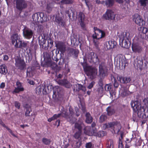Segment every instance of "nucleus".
I'll use <instances>...</instances> for the list:
<instances>
[{
  "instance_id": "obj_28",
  "label": "nucleus",
  "mask_w": 148,
  "mask_h": 148,
  "mask_svg": "<svg viewBox=\"0 0 148 148\" xmlns=\"http://www.w3.org/2000/svg\"><path fill=\"white\" fill-rule=\"evenodd\" d=\"M94 136H96L99 137H103L105 136L106 134L103 131H100L98 132H97V130L95 128L94 130Z\"/></svg>"
},
{
  "instance_id": "obj_13",
  "label": "nucleus",
  "mask_w": 148,
  "mask_h": 148,
  "mask_svg": "<svg viewBox=\"0 0 148 148\" xmlns=\"http://www.w3.org/2000/svg\"><path fill=\"white\" fill-rule=\"evenodd\" d=\"M112 86L110 84H106L105 86V89L106 91H109L110 95V98L112 99L115 97L116 92L114 89L112 88Z\"/></svg>"
},
{
  "instance_id": "obj_22",
  "label": "nucleus",
  "mask_w": 148,
  "mask_h": 148,
  "mask_svg": "<svg viewBox=\"0 0 148 148\" xmlns=\"http://www.w3.org/2000/svg\"><path fill=\"white\" fill-rule=\"evenodd\" d=\"M116 45L117 43L115 41L109 40L106 43V47L108 49L114 48Z\"/></svg>"
},
{
  "instance_id": "obj_49",
  "label": "nucleus",
  "mask_w": 148,
  "mask_h": 148,
  "mask_svg": "<svg viewBox=\"0 0 148 148\" xmlns=\"http://www.w3.org/2000/svg\"><path fill=\"white\" fill-rule=\"evenodd\" d=\"M14 105L15 107L18 109L20 108L21 104L19 102L16 101L14 102Z\"/></svg>"
},
{
  "instance_id": "obj_19",
  "label": "nucleus",
  "mask_w": 148,
  "mask_h": 148,
  "mask_svg": "<svg viewBox=\"0 0 148 148\" xmlns=\"http://www.w3.org/2000/svg\"><path fill=\"white\" fill-rule=\"evenodd\" d=\"M15 65L21 70H23L25 67V64L24 61L18 59L16 60Z\"/></svg>"
},
{
  "instance_id": "obj_23",
  "label": "nucleus",
  "mask_w": 148,
  "mask_h": 148,
  "mask_svg": "<svg viewBox=\"0 0 148 148\" xmlns=\"http://www.w3.org/2000/svg\"><path fill=\"white\" fill-rule=\"evenodd\" d=\"M16 85L17 87L15 88L14 90L12 92L13 94L14 93H18L24 90V89L21 85V83L19 81H17Z\"/></svg>"
},
{
  "instance_id": "obj_20",
  "label": "nucleus",
  "mask_w": 148,
  "mask_h": 148,
  "mask_svg": "<svg viewBox=\"0 0 148 148\" xmlns=\"http://www.w3.org/2000/svg\"><path fill=\"white\" fill-rule=\"evenodd\" d=\"M57 82L59 85L63 86L67 88H69L71 86V85L70 82L66 79H59Z\"/></svg>"
},
{
  "instance_id": "obj_12",
  "label": "nucleus",
  "mask_w": 148,
  "mask_h": 148,
  "mask_svg": "<svg viewBox=\"0 0 148 148\" xmlns=\"http://www.w3.org/2000/svg\"><path fill=\"white\" fill-rule=\"evenodd\" d=\"M107 70L106 63L105 60H103L99 64V71L100 74L104 76Z\"/></svg>"
},
{
  "instance_id": "obj_41",
  "label": "nucleus",
  "mask_w": 148,
  "mask_h": 148,
  "mask_svg": "<svg viewBox=\"0 0 148 148\" xmlns=\"http://www.w3.org/2000/svg\"><path fill=\"white\" fill-rule=\"evenodd\" d=\"M107 114L108 115H111L114 112V111L111 108V107H108L107 108Z\"/></svg>"
},
{
  "instance_id": "obj_35",
  "label": "nucleus",
  "mask_w": 148,
  "mask_h": 148,
  "mask_svg": "<svg viewBox=\"0 0 148 148\" xmlns=\"http://www.w3.org/2000/svg\"><path fill=\"white\" fill-rule=\"evenodd\" d=\"M7 73L6 67L5 64H3L0 66V73L5 74Z\"/></svg>"
},
{
  "instance_id": "obj_60",
  "label": "nucleus",
  "mask_w": 148,
  "mask_h": 148,
  "mask_svg": "<svg viewBox=\"0 0 148 148\" xmlns=\"http://www.w3.org/2000/svg\"><path fill=\"white\" fill-rule=\"evenodd\" d=\"M8 56L6 55L3 56V60H7L8 59Z\"/></svg>"
},
{
  "instance_id": "obj_3",
  "label": "nucleus",
  "mask_w": 148,
  "mask_h": 148,
  "mask_svg": "<svg viewBox=\"0 0 148 148\" xmlns=\"http://www.w3.org/2000/svg\"><path fill=\"white\" fill-rule=\"evenodd\" d=\"M11 40L12 44L14 45L16 48L25 47L27 43L22 42L20 38V36L16 34H14L11 37Z\"/></svg>"
},
{
  "instance_id": "obj_45",
  "label": "nucleus",
  "mask_w": 148,
  "mask_h": 148,
  "mask_svg": "<svg viewBox=\"0 0 148 148\" xmlns=\"http://www.w3.org/2000/svg\"><path fill=\"white\" fill-rule=\"evenodd\" d=\"M147 1V0H140L139 3L141 5L145 7L146 5V1Z\"/></svg>"
},
{
  "instance_id": "obj_42",
  "label": "nucleus",
  "mask_w": 148,
  "mask_h": 148,
  "mask_svg": "<svg viewBox=\"0 0 148 148\" xmlns=\"http://www.w3.org/2000/svg\"><path fill=\"white\" fill-rule=\"evenodd\" d=\"M60 90V89L58 86H56V88H54L53 90V95H58L59 93V90Z\"/></svg>"
},
{
  "instance_id": "obj_25",
  "label": "nucleus",
  "mask_w": 148,
  "mask_h": 148,
  "mask_svg": "<svg viewBox=\"0 0 148 148\" xmlns=\"http://www.w3.org/2000/svg\"><path fill=\"white\" fill-rule=\"evenodd\" d=\"M39 18V22L42 23L47 21L46 15L43 12H38Z\"/></svg>"
},
{
  "instance_id": "obj_31",
  "label": "nucleus",
  "mask_w": 148,
  "mask_h": 148,
  "mask_svg": "<svg viewBox=\"0 0 148 148\" xmlns=\"http://www.w3.org/2000/svg\"><path fill=\"white\" fill-rule=\"evenodd\" d=\"M82 131L76 132L73 135L74 137L76 139H78L79 141L81 139Z\"/></svg>"
},
{
  "instance_id": "obj_32",
  "label": "nucleus",
  "mask_w": 148,
  "mask_h": 148,
  "mask_svg": "<svg viewBox=\"0 0 148 148\" xmlns=\"http://www.w3.org/2000/svg\"><path fill=\"white\" fill-rule=\"evenodd\" d=\"M33 67H29L27 69V76L31 77L34 74V71Z\"/></svg>"
},
{
  "instance_id": "obj_11",
  "label": "nucleus",
  "mask_w": 148,
  "mask_h": 148,
  "mask_svg": "<svg viewBox=\"0 0 148 148\" xmlns=\"http://www.w3.org/2000/svg\"><path fill=\"white\" fill-rule=\"evenodd\" d=\"M117 63L119 64V66L120 68L122 69L125 68L127 64V61L125 58L122 55H120L117 57Z\"/></svg>"
},
{
  "instance_id": "obj_48",
  "label": "nucleus",
  "mask_w": 148,
  "mask_h": 148,
  "mask_svg": "<svg viewBox=\"0 0 148 148\" xmlns=\"http://www.w3.org/2000/svg\"><path fill=\"white\" fill-rule=\"evenodd\" d=\"M51 66L52 68L53 69V70H59L60 69H55L56 67H57V65L56 64H55L54 63H53L51 62Z\"/></svg>"
},
{
  "instance_id": "obj_57",
  "label": "nucleus",
  "mask_w": 148,
  "mask_h": 148,
  "mask_svg": "<svg viewBox=\"0 0 148 148\" xmlns=\"http://www.w3.org/2000/svg\"><path fill=\"white\" fill-rule=\"evenodd\" d=\"M5 86V84L4 82H2L0 84V88L3 89Z\"/></svg>"
},
{
  "instance_id": "obj_5",
  "label": "nucleus",
  "mask_w": 148,
  "mask_h": 148,
  "mask_svg": "<svg viewBox=\"0 0 148 148\" xmlns=\"http://www.w3.org/2000/svg\"><path fill=\"white\" fill-rule=\"evenodd\" d=\"M63 110H61V113L58 114H55L53 116V117L54 118V120L56 119L57 118L61 116H62L66 118H70L74 114V112L72 108L70 107L69 109V111L70 112V114H68L66 112L67 110L63 108Z\"/></svg>"
},
{
  "instance_id": "obj_55",
  "label": "nucleus",
  "mask_w": 148,
  "mask_h": 148,
  "mask_svg": "<svg viewBox=\"0 0 148 148\" xmlns=\"http://www.w3.org/2000/svg\"><path fill=\"white\" fill-rule=\"evenodd\" d=\"M64 63V60L63 59H61L60 61L58 63V64L60 66H62Z\"/></svg>"
},
{
  "instance_id": "obj_21",
  "label": "nucleus",
  "mask_w": 148,
  "mask_h": 148,
  "mask_svg": "<svg viewBox=\"0 0 148 148\" xmlns=\"http://www.w3.org/2000/svg\"><path fill=\"white\" fill-rule=\"evenodd\" d=\"M23 34L26 38H30L32 37L33 32L31 29L25 28L23 30Z\"/></svg>"
},
{
  "instance_id": "obj_1",
  "label": "nucleus",
  "mask_w": 148,
  "mask_h": 148,
  "mask_svg": "<svg viewBox=\"0 0 148 148\" xmlns=\"http://www.w3.org/2000/svg\"><path fill=\"white\" fill-rule=\"evenodd\" d=\"M142 106L138 101H132L131 103L134 111L137 112L138 116L143 118L148 117V98H145L143 101Z\"/></svg>"
},
{
  "instance_id": "obj_9",
  "label": "nucleus",
  "mask_w": 148,
  "mask_h": 148,
  "mask_svg": "<svg viewBox=\"0 0 148 148\" xmlns=\"http://www.w3.org/2000/svg\"><path fill=\"white\" fill-rule=\"evenodd\" d=\"M115 15L113 10L110 9L107 10L105 13L103 15V18L105 19L111 20L114 19Z\"/></svg>"
},
{
  "instance_id": "obj_29",
  "label": "nucleus",
  "mask_w": 148,
  "mask_h": 148,
  "mask_svg": "<svg viewBox=\"0 0 148 148\" xmlns=\"http://www.w3.org/2000/svg\"><path fill=\"white\" fill-rule=\"evenodd\" d=\"M105 2L106 5L107 7L112 6L114 4V0H106L105 2L103 1L101 2V4H103Z\"/></svg>"
},
{
  "instance_id": "obj_36",
  "label": "nucleus",
  "mask_w": 148,
  "mask_h": 148,
  "mask_svg": "<svg viewBox=\"0 0 148 148\" xmlns=\"http://www.w3.org/2000/svg\"><path fill=\"white\" fill-rule=\"evenodd\" d=\"M56 21L62 26H64L65 24V23L63 21L62 17L57 16L56 18Z\"/></svg>"
},
{
  "instance_id": "obj_56",
  "label": "nucleus",
  "mask_w": 148,
  "mask_h": 148,
  "mask_svg": "<svg viewBox=\"0 0 148 148\" xmlns=\"http://www.w3.org/2000/svg\"><path fill=\"white\" fill-rule=\"evenodd\" d=\"M119 148H123V145L121 141L120 140L119 143Z\"/></svg>"
},
{
  "instance_id": "obj_46",
  "label": "nucleus",
  "mask_w": 148,
  "mask_h": 148,
  "mask_svg": "<svg viewBox=\"0 0 148 148\" xmlns=\"http://www.w3.org/2000/svg\"><path fill=\"white\" fill-rule=\"evenodd\" d=\"M130 141L128 139H127L125 141L126 144L125 148H129L131 145Z\"/></svg>"
},
{
  "instance_id": "obj_14",
  "label": "nucleus",
  "mask_w": 148,
  "mask_h": 148,
  "mask_svg": "<svg viewBox=\"0 0 148 148\" xmlns=\"http://www.w3.org/2000/svg\"><path fill=\"white\" fill-rule=\"evenodd\" d=\"M46 87V86L45 85L43 86L42 85L41 86H38L36 88V91L37 92V93L40 94L41 93V92L42 91L43 94H46L47 93L50 92L51 90V89L49 90L48 89L49 86H47V90L45 88Z\"/></svg>"
},
{
  "instance_id": "obj_18",
  "label": "nucleus",
  "mask_w": 148,
  "mask_h": 148,
  "mask_svg": "<svg viewBox=\"0 0 148 148\" xmlns=\"http://www.w3.org/2000/svg\"><path fill=\"white\" fill-rule=\"evenodd\" d=\"M56 46L62 53L65 51L66 46L65 44L62 42L58 41L56 42Z\"/></svg>"
},
{
  "instance_id": "obj_24",
  "label": "nucleus",
  "mask_w": 148,
  "mask_h": 148,
  "mask_svg": "<svg viewBox=\"0 0 148 148\" xmlns=\"http://www.w3.org/2000/svg\"><path fill=\"white\" fill-rule=\"evenodd\" d=\"M117 79L121 83L125 84L129 83L131 81L130 78L128 77H123L119 76L117 77Z\"/></svg>"
},
{
  "instance_id": "obj_63",
  "label": "nucleus",
  "mask_w": 148,
  "mask_h": 148,
  "mask_svg": "<svg viewBox=\"0 0 148 148\" xmlns=\"http://www.w3.org/2000/svg\"><path fill=\"white\" fill-rule=\"evenodd\" d=\"M0 124H1L3 127H5L6 128V127H7L4 124L3 122H2V121L0 119Z\"/></svg>"
},
{
  "instance_id": "obj_17",
  "label": "nucleus",
  "mask_w": 148,
  "mask_h": 148,
  "mask_svg": "<svg viewBox=\"0 0 148 148\" xmlns=\"http://www.w3.org/2000/svg\"><path fill=\"white\" fill-rule=\"evenodd\" d=\"M95 129V128L92 129L91 127L90 126H86L84 128V133L88 136H94V133L95 132L94 130Z\"/></svg>"
},
{
  "instance_id": "obj_37",
  "label": "nucleus",
  "mask_w": 148,
  "mask_h": 148,
  "mask_svg": "<svg viewBox=\"0 0 148 148\" xmlns=\"http://www.w3.org/2000/svg\"><path fill=\"white\" fill-rule=\"evenodd\" d=\"M55 3L53 2L51 3H47V8L48 12H49L51 10L52 8L53 7V5Z\"/></svg>"
},
{
  "instance_id": "obj_51",
  "label": "nucleus",
  "mask_w": 148,
  "mask_h": 148,
  "mask_svg": "<svg viewBox=\"0 0 148 148\" xmlns=\"http://www.w3.org/2000/svg\"><path fill=\"white\" fill-rule=\"evenodd\" d=\"M79 141V142H77L76 143V144L75 145V147L76 148H79L81 145L82 142L81 141Z\"/></svg>"
},
{
  "instance_id": "obj_61",
  "label": "nucleus",
  "mask_w": 148,
  "mask_h": 148,
  "mask_svg": "<svg viewBox=\"0 0 148 148\" xmlns=\"http://www.w3.org/2000/svg\"><path fill=\"white\" fill-rule=\"evenodd\" d=\"M54 118L53 117V116L51 118L48 119V121L49 122H51L52 121L54 120Z\"/></svg>"
},
{
  "instance_id": "obj_26",
  "label": "nucleus",
  "mask_w": 148,
  "mask_h": 148,
  "mask_svg": "<svg viewBox=\"0 0 148 148\" xmlns=\"http://www.w3.org/2000/svg\"><path fill=\"white\" fill-rule=\"evenodd\" d=\"M83 125L82 120L79 119L77 122L75 123V128L78 130V131H82V128Z\"/></svg>"
},
{
  "instance_id": "obj_7",
  "label": "nucleus",
  "mask_w": 148,
  "mask_h": 148,
  "mask_svg": "<svg viewBox=\"0 0 148 148\" xmlns=\"http://www.w3.org/2000/svg\"><path fill=\"white\" fill-rule=\"evenodd\" d=\"M95 33L92 35L93 39H99L103 38L105 36V32L98 29L96 27L94 28Z\"/></svg>"
},
{
  "instance_id": "obj_52",
  "label": "nucleus",
  "mask_w": 148,
  "mask_h": 148,
  "mask_svg": "<svg viewBox=\"0 0 148 148\" xmlns=\"http://www.w3.org/2000/svg\"><path fill=\"white\" fill-rule=\"evenodd\" d=\"M93 42L95 46L96 47H97L99 44V42L97 39H93Z\"/></svg>"
},
{
  "instance_id": "obj_4",
  "label": "nucleus",
  "mask_w": 148,
  "mask_h": 148,
  "mask_svg": "<svg viewBox=\"0 0 148 148\" xmlns=\"http://www.w3.org/2000/svg\"><path fill=\"white\" fill-rule=\"evenodd\" d=\"M103 127L104 129L110 128L112 129L115 133H118L121 126L120 123L116 122H110L106 123L103 125Z\"/></svg>"
},
{
  "instance_id": "obj_33",
  "label": "nucleus",
  "mask_w": 148,
  "mask_h": 148,
  "mask_svg": "<svg viewBox=\"0 0 148 148\" xmlns=\"http://www.w3.org/2000/svg\"><path fill=\"white\" fill-rule=\"evenodd\" d=\"M79 18L81 20V23H80V25L82 27H84V25L83 23V21L85 18L84 14L82 12H79Z\"/></svg>"
},
{
  "instance_id": "obj_8",
  "label": "nucleus",
  "mask_w": 148,
  "mask_h": 148,
  "mask_svg": "<svg viewBox=\"0 0 148 148\" xmlns=\"http://www.w3.org/2000/svg\"><path fill=\"white\" fill-rule=\"evenodd\" d=\"M16 8L18 10L21 11L27 6V3L25 0H16Z\"/></svg>"
},
{
  "instance_id": "obj_59",
  "label": "nucleus",
  "mask_w": 148,
  "mask_h": 148,
  "mask_svg": "<svg viewBox=\"0 0 148 148\" xmlns=\"http://www.w3.org/2000/svg\"><path fill=\"white\" fill-rule=\"evenodd\" d=\"M48 43H49V42H50L49 43L51 45H52V44H53V41L52 40L51 38H49L48 40Z\"/></svg>"
},
{
  "instance_id": "obj_30",
  "label": "nucleus",
  "mask_w": 148,
  "mask_h": 148,
  "mask_svg": "<svg viewBox=\"0 0 148 148\" xmlns=\"http://www.w3.org/2000/svg\"><path fill=\"white\" fill-rule=\"evenodd\" d=\"M24 107L26 109V111L25 113V115L26 116H29L30 112L32 111V109L30 106L28 104H26Z\"/></svg>"
},
{
  "instance_id": "obj_16",
  "label": "nucleus",
  "mask_w": 148,
  "mask_h": 148,
  "mask_svg": "<svg viewBox=\"0 0 148 148\" xmlns=\"http://www.w3.org/2000/svg\"><path fill=\"white\" fill-rule=\"evenodd\" d=\"M132 50L136 53H140L142 50V48L138 43L133 42L132 46Z\"/></svg>"
},
{
  "instance_id": "obj_39",
  "label": "nucleus",
  "mask_w": 148,
  "mask_h": 148,
  "mask_svg": "<svg viewBox=\"0 0 148 148\" xmlns=\"http://www.w3.org/2000/svg\"><path fill=\"white\" fill-rule=\"evenodd\" d=\"M73 2V0H62L60 3V4L63 5V4H71Z\"/></svg>"
},
{
  "instance_id": "obj_53",
  "label": "nucleus",
  "mask_w": 148,
  "mask_h": 148,
  "mask_svg": "<svg viewBox=\"0 0 148 148\" xmlns=\"http://www.w3.org/2000/svg\"><path fill=\"white\" fill-rule=\"evenodd\" d=\"M95 82H92L89 84V85L88 86V88L89 89L91 88L93 86Z\"/></svg>"
},
{
  "instance_id": "obj_15",
  "label": "nucleus",
  "mask_w": 148,
  "mask_h": 148,
  "mask_svg": "<svg viewBox=\"0 0 148 148\" xmlns=\"http://www.w3.org/2000/svg\"><path fill=\"white\" fill-rule=\"evenodd\" d=\"M139 37L141 38H144L146 36L148 30L146 27H140L138 28Z\"/></svg>"
},
{
  "instance_id": "obj_34",
  "label": "nucleus",
  "mask_w": 148,
  "mask_h": 148,
  "mask_svg": "<svg viewBox=\"0 0 148 148\" xmlns=\"http://www.w3.org/2000/svg\"><path fill=\"white\" fill-rule=\"evenodd\" d=\"M86 121L88 123H90L92 121L93 119L91 116L90 114L89 113H87L86 115Z\"/></svg>"
},
{
  "instance_id": "obj_54",
  "label": "nucleus",
  "mask_w": 148,
  "mask_h": 148,
  "mask_svg": "<svg viewBox=\"0 0 148 148\" xmlns=\"http://www.w3.org/2000/svg\"><path fill=\"white\" fill-rule=\"evenodd\" d=\"M75 110L76 112V115L77 116H79V111L77 107L75 108Z\"/></svg>"
},
{
  "instance_id": "obj_44",
  "label": "nucleus",
  "mask_w": 148,
  "mask_h": 148,
  "mask_svg": "<svg viewBox=\"0 0 148 148\" xmlns=\"http://www.w3.org/2000/svg\"><path fill=\"white\" fill-rule=\"evenodd\" d=\"M42 141L46 145H49L51 142V140L50 139L46 138H43L42 139Z\"/></svg>"
},
{
  "instance_id": "obj_62",
  "label": "nucleus",
  "mask_w": 148,
  "mask_h": 148,
  "mask_svg": "<svg viewBox=\"0 0 148 148\" xmlns=\"http://www.w3.org/2000/svg\"><path fill=\"white\" fill-rule=\"evenodd\" d=\"M114 86L115 88H117L119 86L118 83L116 82H115L114 84Z\"/></svg>"
},
{
  "instance_id": "obj_6",
  "label": "nucleus",
  "mask_w": 148,
  "mask_h": 148,
  "mask_svg": "<svg viewBox=\"0 0 148 148\" xmlns=\"http://www.w3.org/2000/svg\"><path fill=\"white\" fill-rule=\"evenodd\" d=\"M82 65L83 66L84 71L88 75L94 77L96 75L97 71L96 69L87 65H83L82 63Z\"/></svg>"
},
{
  "instance_id": "obj_50",
  "label": "nucleus",
  "mask_w": 148,
  "mask_h": 148,
  "mask_svg": "<svg viewBox=\"0 0 148 148\" xmlns=\"http://www.w3.org/2000/svg\"><path fill=\"white\" fill-rule=\"evenodd\" d=\"M71 11L72 12H73V11H72V10L71 9H69V10H66L65 12L66 13L68 14V16L69 17V18H70L71 16V13L70 12Z\"/></svg>"
},
{
  "instance_id": "obj_47",
  "label": "nucleus",
  "mask_w": 148,
  "mask_h": 148,
  "mask_svg": "<svg viewBox=\"0 0 148 148\" xmlns=\"http://www.w3.org/2000/svg\"><path fill=\"white\" fill-rule=\"evenodd\" d=\"M86 148H93L94 146L91 142L87 143L86 145Z\"/></svg>"
},
{
  "instance_id": "obj_43",
  "label": "nucleus",
  "mask_w": 148,
  "mask_h": 148,
  "mask_svg": "<svg viewBox=\"0 0 148 148\" xmlns=\"http://www.w3.org/2000/svg\"><path fill=\"white\" fill-rule=\"evenodd\" d=\"M107 119V116L104 115H101L99 118V122L102 123Z\"/></svg>"
},
{
  "instance_id": "obj_10",
  "label": "nucleus",
  "mask_w": 148,
  "mask_h": 148,
  "mask_svg": "<svg viewBox=\"0 0 148 148\" xmlns=\"http://www.w3.org/2000/svg\"><path fill=\"white\" fill-rule=\"evenodd\" d=\"M133 20L136 24L139 26H143L145 24V21L141 17L137 14L133 15Z\"/></svg>"
},
{
  "instance_id": "obj_58",
  "label": "nucleus",
  "mask_w": 148,
  "mask_h": 148,
  "mask_svg": "<svg viewBox=\"0 0 148 148\" xmlns=\"http://www.w3.org/2000/svg\"><path fill=\"white\" fill-rule=\"evenodd\" d=\"M6 129H7L8 130L9 132L11 134L12 136H15V137L16 136L13 133V132H12V131L11 130L9 129L8 127H6Z\"/></svg>"
},
{
  "instance_id": "obj_38",
  "label": "nucleus",
  "mask_w": 148,
  "mask_h": 148,
  "mask_svg": "<svg viewBox=\"0 0 148 148\" xmlns=\"http://www.w3.org/2000/svg\"><path fill=\"white\" fill-rule=\"evenodd\" d=\"M32 17L33 20L35 22H39L38 13H36L34 14L33 15Z\"/></svg>"
},
{
  "instance_id": "obj_27",
  "label": "nucleus",
  "mask_w": 148,
  "mask_h": 148,
  "mask_svg": "<svg viewBox=\"0 0 148 148\" xmlns=\"http://www.w3.org/2000/svg\"><path fill=\"white\" fill-rule=\"evenodd\" d=\"M120 92L123 97H125L130 94V92L127 89H125L124 87H122L120 90Z\"/></svg>"
},
{
  "instance_id": "obj_2",
  "label": "nucleus",
  "mask_w": 148,
  "mask_h": 148,
  "mask_svg": "<svg viewBox=\"0 0 148 148\" xmlns=\"http://www.w3.org/2000/svg\"><path fill=\"white\" fill-rule=\"evenodd\" d=\"M131 44L130 33L128 32L122 33L119 35V44L122 47L128 48Z\"/></svg>"
},
{
  "instance_id": "obj_40",
  "label": "nucleus",
  "mask_w": 148,
  "mask_h": 148,
  "mask_svg": "<svg viewBox=\"0 0 148 148\" xmlns=\"http://www.w3.org/2000/svg\"><path fill=\"white\" fill-rule=\"evenodd\" d=\"M106 148H113V141L110 140L108 141Z\"/></svg>"
},
{
  "instance_id": "obj_64",
  "label": "nucleus",
  "mask_w": 148,
  "mask_h": 148,
  "mask_svg": "<svg viewBox=\"0 0 148 148\" xmlns=\"http://www.w3.org/2000/svg\"><path fill=\"white\" fill-rule=\"evenodd\" d=\"M83 86L82 85L78 84V88L79 90H81L82 88V87Z\"/></svg>"
}]
</instances>
